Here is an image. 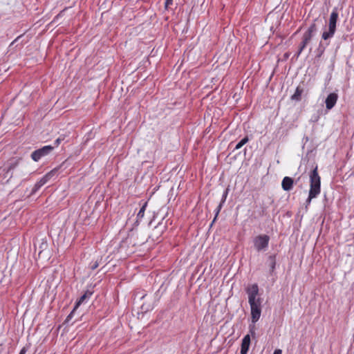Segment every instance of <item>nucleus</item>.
Masks as SVG:
<instances>
[{"label":"nucleus","instance_id":"1","mask_svg":"<svg viewBox=\"0 0 354 354\" xmlns=\"http://www.w3.org/2000/svg\"><path fill=\"white\" fill-rule=\"evenodd\" d=\"M321 192V178L318 174L317 166L310 174V190L307 199L308 203L316 198Z\"/></svg>","mask_w":354,"mask_h":354},{"label":"nucleus","instance_id":"2","mask_svg":"<svg viewBox=\"0 0 354 354\" xmlns=\"http://www.w3.org/2000/svg\"><path fill=\"white\" fill-rule=\"evenodd\" d=\"M339 15L336 9H334L330 13L328 28L323 31L322 34V39L327 41L335 35L337 29V22L338 20Z\"/></svg>","mask_w":354,"mask_h":354},{"label":"nucleus","instance_id":"3","mask_svg":"<svg viewBox=\"0 0 354 354\" xmlns=\"http://www.w3.org/2000/svg\"><path fill=\"white\" fill-rule=\"evenodd\" d=\"M251 309V318L253 324H255L260 318L261 313V299H257L256 302L250 303Z\"/></svg>","mask_w":354,"mask_h":354},{"label":"nucleus","instance_id":"4","mask_svg":"<svg viewBox=\"0 0 354 354\" xmlns=\"http://www.w3.org/2000/svg\"><path fill=\"white\" fill-rule=\"evenodd\" d=\"M53 149L54 147L50 145L44 146L39 149L34 151L31 153V158L34 161L38 162L41 158L45 157L50 153Z\"/></svg>","mask_w":354,"mask_h":354},{"label":"nucleus","instance_id":"5","mask_svg":"<svg viewBox=\"0 0 354 354\" xmlns=\"http://www.w3.org/2000/svg\"><path fill=\"white\" fill-rule=\"evenodd\" d=\"M270 237L266 234H260L254 239V245L257 251L265 250L269 244Z\"/></svg>","mask_w":354,"mask_h":354},{"label":"nucleus","instance_id":"6","mask_svg":"<svg viewBox=\"0 0 354 354\" xmlns=\"http://www.w3.org/2000/svg\"><path fill=\"white\" fill-rule=\"evenodd\" d=\"M57 169H54L51 170L50 171L48 172L46 174H45L39 180H38L35 185H34V187L32 189V191L37 192L38 189H39L43 185H44L57 172Z\"/></svg>","mask_w":354,"mask_h":354},{"label":"nucleus","instance_id":"7","mask_svg":"<svg viewBox=\"0 0 354 354\" xmlns=\"http://www.w3.org/2000/svg\"><path fill=\"white\" fill-rule=\"evenodd\" d=\"M246 292L248 295V302L253 303L257 301V295H259V287L257 284L254 283L246 289Z\"/></svg>","mask_w":354,"mask_h":354},{"label":"nucleus","instance_id":"8","mask_svg":"<svg viewBox=\"0 0 354 354\" xmlns=\"http://www.w3.org/2000/svg\"><path fill=\"white\" fill-rule=\"evenodd\" d=\"M314 35L306 31L301 38V41L299 46V50L297 52V57L305 49L307 45L310 43Z\"/></svg>","mask_w":354,"mask_h":354},{"label":"nucleus","instance_id":"9","mask_svg":"<svg viewBox=\"0 0 354 354\" xmlns=\"http://www.w3.org/2000/svg\"><path fill=\"white\" fill-rule=\"evenodd\" d=\"M337 99H338L337 94H336L335 93H330L327 96L326 101H325L326 109L328 110H330L331 109H333L335 106V105L337 101Z\"/></svg>","mask_w":354,"mask_h":354},{"label":"nucleus","instance_id":"10","mask_svg":"<svg viewBox=\"0 0 354 354\" xmlns=\"http://www.w3.org/2000/svg\"><path fill=\"white\" fill-rule=\"evenodd\" d=\"M250 345V335H246L242 339L241 346V354H247Z\"/></svg>","mask_w":354,"mask_h":354},{"label":"nucleus","instance_id":"11","mask_svg":"<svg viewBox=\"0 0 354 354\" xmlns=\"http://www.w3.org/2000/svg\"><path fill=\"white\" fill-rule=\"evenodd\" d=\"M293 183L294 181L292 178L288 176L284 177L281 183L283 189L285 191L291 190L293 187Z\"/></svg>","mask_w":354,"mask_h":354},{"label":"nucleus","instance_id":"12","mask_svg":"<svg viewBox=\"0 0 354 354\" xmlns=\"http://www.w3.org/2000/svg\"><path fill=\"white\" fill-rule=\"evenodd\" d=\"M303 92V87L299 85L295 89V93L291 96V100L295 101H300Z\"/></svg>","mask_w":354,"mask_h":354},{"label":"nucleus","instance_id":"13","mask_svg":"<svg viewBox=\"0 0 354 354\" xmlns=\"http://www.w3.org/2000/svg\"><path fill=\"white\" fill-rule=\"evenodd\" d=\"M93 292H91L89 290H86L83 295H82L80 299L77 301L75 304V308H78L86 299L91 297L92 295Z\"/></svg>","mask_w":354,"mask_h":354},{"label":"nucleus","instance_id":"14","mask_svg":"<svg viewBox=\"0 0 354 354\" xmlns=\"http://www.w3.org/2000/svg\"><path fill=\"white\" fill-rule=\"evenodd\" d=\"M269 261V266L270 268V271L272 272L275 269L276 266V259L274 255H271L268 257Z\"/></svg>","mask_w":354,"mask_h":354},{"label":"nucleus","instance_id":"15","mask_svg":"<svg viewBox=\"0 0 354 354\" xmlns=\"http://www.w3.org/2000/svg\"><path fill=\"white\" fill-rule=\"evenodd\" d=\"M317 20V19H315L313 21V23H312L310 24V26L308 27V28L307 29V32L314 35L316 32H317V25H316V21Z\"/></svg>","mask_w":354,"mask_h":354},{"label":"nucleus","instance_id":"16","mask_svg":"<svg viewBox=\"0 0 354 354\" xmlns=\"http://www.w3.org/2000/svg\"><path fill=\"white\" fill-rule=\"evenodd\" d=\"M147 206V202H145L137 214L138 218H142L144 217L145 212Z\"/></svg>","mask_w":354,"mask_h":354},{"label":"nucleus","instance_id":"17","mask_svg":"<svg viewBox=\"0 0 354 354\" xmlns=\"http://www.w3.org/2000/svg\"><path fill=\"white\" fill-rule=\"evenodd\" d=\"M249 139L246 136L243 138L235 147L234 149L238 150L241 149L245 144H246L248 142Z\"/></svg>","mask_w":354,"mask_h":354},{"label":"nucleus","instance_id":"18","mask_svg":"<svg viewBox=\"0 0 354 354\" xmlns=\"http://www.w3.org/2000/svg\"><path fill=\"white\" fill-rule=\"evenodd\" d=\"M250 332L252 335V336H254L255 335V329H254V326H250Z\"/></svg>","mask_w":354,"mask_h":354},{"label":"nucleus","instance_id":"19","mask_svg":"<svg viewBox=\"0 0 354 354\" xmlns=\"http://www.w3.org/2000/svg\"><path fill=\"white\" fill-rule=\"evenodd\" d=\"M172 3H173V0H166L165 3V7L167 8L168 6L171 5Z\"/></svg>","mask_w":354,"mask_h":354},{"label":"nucleus","instance_id":"20","mask_svg":"<svg viewBox=\"0 0 354 354\" xmlns=\"http://www.w3.org/2000/svg\"><path fill=\"white\" fill-rule=\"evenodd\" d=\"M64 139L63 138H58L55 141V144L56 146H58L60 142L63 140Z\"/></svg>","mask_w":354,"mask_h":354},{"label":"nucleus","instance_id":"21","mask_svg":"<svg viewBox=\"0 0 354 354\" xmlns=\"http://www.w3.org/2000/svg\"><path fill=\"white\" fill-rule=\"evenodd\" d=\"M26 352H27V348L26 347H24L20 351L19 354H26Z\"/></svg>","mask_w":354,"mask_h":354},{"label":"nucleus","instance_id":"22","mask_svg":"<svg viewBox=\"0 0 354 354\" xmlns=\"http://www.w3.org/2000/svg\"><path fill=\"white\" fill-rule=\"evenodd\" d=\"M273 354H282V351L279 348L275 349Z\"/></svg>","mask_w":354,"mask_h":354},{"label":"nucleus","instance_id":"23","mask_svg":"<svg viewBox=\"0 0 354 354\" xmlns=\"http://www.w3.org/2000/svg\"><path fill=\"white\" fill-rule=\"evenodd\" d=\"M227 193H228V189H227L223 196V201H225L226 198H227Z\"/></svg>","mask_w":354,"mask_h":354},{"label":"nucleus","instance_id":"24","mask_svg":"<svg viewBox=\"0 0 354 354\" xmlns=\"http://www.w3.org/2000/svg\"><path fill=\"white\" fill-rule=\"evenodd\" d=\"M98 266V263L97 262L91 267L92 270L95 269Z\"/></svg>","mask_w":354,"mask_h":354},{"label":"nucleus","instance_id":"25","mask_svg":"<svg viewBox=\"0 0 354 354\" xmlns=\"http://www.w3.org/2000/svg\"><path fill=\"white\" fill-rule=\"evenodd\" d=\"M19 38V37H18L17 39H15V40L12 43L13 44L15 41H17V39Z\"/></svg>","mask_w":354,"mask_h":354}]
</instances>
